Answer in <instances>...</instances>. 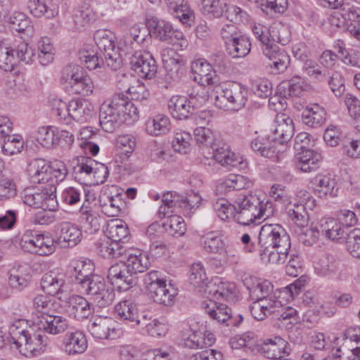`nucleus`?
<instances>
[{"mask_svg": "<svg viewBox=\"0 0 360 360\" xmlns=\"http://www.w3.org/2000/svg\"><path fill=\"white\" fill-rule=\"evenodd\" d=\"M261 259L271 264H282L290 254L291 240L286 230L278 224L263 225L259 233Z\"/></svg>", "mask_w": 360, "mask_h": 360, "instance_id": "1", "label": "nucleus"}, {"mask_svg": "<svg viewBox=\"0 0 360 360\" xmlns=\"http://www.w3.org/2000/svg\"><path fill=\"white\" fill-rule=\"evenodd\" d=\"M200 197L197 195L184 196L176 192H167L163 194L162 204L158 209L160 219L168 217L164 224L165 230L174 237L182 236L186 232V224L184 219L174 213L190 212L198 202Z\"/></svg>", "mask_w": 360, "mask_h": 360, "instance_id": "2", "label": "nucleus"}, {"mask_svg": "<svg viewBox=\"0 0 360 360\" xmlns=\"http://www.w3.org/2000/svg\"><path fill=\"white\" fill-rule=\"evenodd\" d=\"M324 8L334 10L330 22L338 27L346 25L348 32L360 41V8L343 1H323Z\"/></svg>", "mask_w": 360, "mask_h": 360, "instance_id": "3", "label": "nucleus"}, {"mask_svg": "<svg viewBox=\"0 0 360 360\" xmlns=\"http://www.w3.org/2000/svg\"><path fill=\"white\" fill-rule=\"evenodd\" d=\"M34 56L29 44L20 39L13 43L2 41L0 44V68L4 71H12L20 62L29 64Z\"/></svg>", "mask_w": 360, "mask_h": 360, "instance_id": "4", "label": "nucleus"}, {"mask_svg": "<svg viewBox=\"0 0 360 360\" xmlns=\"http://www.w3.org/2000/svg\"><path fill=\"white\" fill-rule=\"evenodd\" d=\"M11 340L16 348L27 357L41 354L47 345L48 338L41 333H30L29 330H19L18 326L13 325Z\"/></svg>", "mask_w": 360, "mask_h": 360, "instance_id": "5", "label": "nucleus"}, {"mask_svg": "<svg viewBox=\"0 0 360 360\" xmlns=\"http://www.w3.org/2000/svg\"><path fill=\"white\" fill-rule=\"evenodd\" d=\"M221 91L215 96V105L224 110L238 111L245 106L248 101V91L241 84L236 82L224 83Z\"/></svg>", "mask_w": 360, "mask_h": 360, "instance_id": "6", "label": "nucleus"}, {"mask_svg": "<svg viewBox=\"0 0 360 360\" xmlns=\"http://www.w3.org/2000/svg\"><path fill=\"white\" fill-rule=\"evenodd\" d=\"M143 282L150 297L156 303L169 306L177 294L172 284H167L158 271H151L144 276Z\"/></svg>", "mask_w": 360, "mask_h": 360, "instance_id": "7", "label": "nucleus"}, {"mask_svg": "<svg viewBox=\"0 0 360 360\" xmlns=\"http://www.w3.org/2000/svg\"><path fill=\"white\" fill-rule=\"evenodd\" d=\"M146 25L148 34L154 39L177 45L181 49H186L188 45L183 32L174 30L172 25L164 20L152 16L146 19Z\"/></svg>", "mask_w": 360, "mask_h": 360, "instance_id": "8", "label": "nucleus"}, {"mask_svg": "<svg viewBox=\"0 0 360 360\" xmlns=\"http://www.w3.org/2000/svg\"><path fill=\"white\" fill-rule=\"evenodd\" d=\"M239 203L240 207L245 206V208L243 207V211L239 217V224L242 225H249L262 218L267 219L274 213V207L271 202H263L255 195L245 194V198H243Z\"/></svg>", "mask_w": 360, "mask_h": 360, "instance_id": "9", "label": "nucleus"}, {"mask_svg": "<svg viewBox=\"0 0 360 360\" xmlns=\"http://www.w3.org/2000/svg\"><path fill=\"white\" fill-rule=\"evenodd\" d=\"M115 36L109 30H98L94 34V39L101 53L103 56L106 65L112 70H119L123 63L122 58L116 47Z\"/></svg>", "mask_w": 360, "mask_h": 360, "instance_id": "10", "label": "nucleus"}, {"mask_svg": "<svg viewBox=\"0 0 360 360\" xmlns=\"http://www.w3.org/2000/svg\"><path fill=\"white\" fill-rule=\"evenodd\" d=\"M61 74L62 79L70 84L72 94L86 96L93 93L94 82L80 65H68L63 69Z\"/></svg>", "mask_w": 360, "mask_h": 360, "instance_id": "11", "label": "nucleus"}, {"mask_svg": "<svg viewBox=\"0 0 360 360\" xmlns=\"http://www.w3.org/2000/svg\"><path fill=\"white\" fill-rule=\"evenodd\" d=\"M56 187L47 188H26L21 193L22 202L27 206L42 210H55L58 203Z\"/></svg>", "mask_w": 360, "mask_h": 360, "instance_id": "12", "label": "nucleus"}, {"mask_svg": "<svg viewBox=\"0 0 360 360\" xmlns=\"http://www.w3.org/2000/svg\"><path fill=\"white\" fill-rule=\"evenodd\" d=\"M20 245L25 252L41 256L51 255L56 250L54 240L51 237L37 234L32 231H26L22 234Z\"/></svg>", "mask_w": 360, "mask_h": 360, "instance_id": "13", "label": "nucleus"}, {"mask_svg": "<svg viewBox=\"0 0 360 360\" xmlns=\"http://www.w3.org/2000/svg\"><path fill=\"white\" fill-rule=\"evenodd\" d=\"M294 131L292 120L284 113H278L268 134V138L270 141H274L278 148H282V153H284L286 144L292 139Z\"/></svg>", "mask_w": 360, "mask_h": 360, "instance_id": "14", "label": "nucleus"}, {"mask_svg": "<svg viewBox=\"0 0 360 360\" xmlns=\"http://www.w3.org/2000/svg\"><path fill=\"white\" fill-rule=\"evenodd\" d=\"M120 107V103L115 94L110 101H105L100 108L99 123L103 131L112 133L122 124L125 123V119L122 117Z\"/></svg>", "mask_w": 360, "mask_h": 360, "instance_id": "15", "label": "nucleus"}, {"mask_svg": "<svg viewBox=\"0 0 360 360\" xmlns=\"http://www.w3.org/2000/svg\"><path fill=\"white\" fill-rule=\"evenodd\" d=\"M316 231L309 232L314 235V239L308 243H315L321 234L333 241L344 240L349 234L340 221L333 217H322L316 224Z\"/></svg>", "mask_w": 360, "mask_h": 360, "instance_id": "16", "label": "nucleus"}, {"mask_svg": "<svg viewBox=\"0 0 360 360\" xmlns=\"http://www.w3.org/2000/svg\"><path fill=\"white\" fill-rule=\"evenodd\" d=\"M108 279L120 291H126L136 284V276L134 275L122 261L112 264L108 271Z\"/></svg>", "mask_w": 360, "mask_h": 360, "instance_id": "17", "label": "nucleus"}, {"mask_svg": "<svg viewBox=\"0 0 360 360\" xmlns=\"http://www.w3.org/2000/svg\"><path fill=\"white\" fill-rule=\"evenodd\" d=\"M202 306L205 308V313L211 319L227 326H238L243 320L241 314H238L237 317H233L231 309L226 304H217L210 300L208 303H202Z\"/></svg>", "mask_w": 360, "mask_h": 360, "instance_id": "18", "label": "nucleus"}, {"mask_svg": "<svg viewBox=\"0 0 360 360\" xmlns=\"http://www.w3.org/2000/svg\"><path fill=\"white\" fill-rule=\"evenodd\" d=\"M33 323L39 330L51 335L63 333L69 327L67 319L60 315H56L53 312L38 315L34 318Z\"/></svg>", "mask_w": 360, "mask_h": 360, "instance_id": "19", "label": "nucleus"}, {"mask_svg": "<svg viewBox=\"0 0 360 360\" xmlns=\"http://www.w3.org/2000/svg\"><path fill=\"white\" fill-rule=\"evenodd\" d=\"M131 68L141 77L152 79L157 72L156 61L147 51H136L130 58Z\"/></svg>", "mask_w": 360, "mask_h": 360, "instance_id": "20", "label": "nucleus"}, {"mask_svg": "<svg viewBox=\"0 0 360 360\" xmlns=\"http://www.w3.org/2000/svg\"><path fill=\"white\" fill-rule=\"evenodd\" d=\"M288 343L280 336L266 338L261 343H257L255 347L257 352L262 354L270 360H276L288 354Z\"/></svg>", "mask_w": 360, "mask_h": 360, "instance_id": "21", "label": "nucleus"}, {"mask_svg": "<svg viewBox=\"0 0 360 360\" xmlns=\"http://www.w3.org/2000/svg\"><path fill=\"white\" fill-rule=\"evenodd\" d=\"M82 236V231L76 224L63 221L57 226V239L54 240V244L59 245L62 248H72L81 241Z\"/></svg>", "mask_w": 360, "mask_h": 360, "instance_id": "22", "label": "nucleus"}, {"mask_svg": "<svg viewBox=\"0 0 360 360\" xmlns=\"http://www.w3.org/2000/svg\"><path fill=\"white\" fill-rule=\"evenodd\" d=\"M213 158L224 167H238L242 163L241 158L229 149V146L223 141L215 139L210 145Z\"/></svg>", "mask_w": 360, "mask_h": 360, "instance_id": "23", "label": "nucleus"}, {"mask_svg": "<svg viewBox=\"0 0 360 360\" xmlns=\"http://www.w3.org/2000/svg\"><path fill=\"white\" fill-rule=\"evenodd\" d=\"M279 302L280 300L274 295L253 301L250 307L251 314L257 321H263L270 316L275 319L276 314L279 312L278 311L280 307Z\"/></svg>", "mask_w": 360, "mask_h": 360, "instance_id": "24", "label": "nucleus"}, {"mask_svg": "<svg viewBox=\"0 0 360 360\" xmlns=\"http://www.w3.org/2000/svg\"><path fill=\"white\" fill-rule=\"evenodd\" d=\"M243 198H245V194L242 193L237 196L233 204L229 203L225 198H219L213 203V209L221 220L232 217L239 223V217L243 210L238 204Z\"/></svg>", "mask_w": 360, "mask_h": 360, "instance_id": "25", "label": "nucleus"}, {"mask_svg": "<svg viewBox=\"0 0 360 360\" xmlns=\"http://www.w3.org/2000/svg\"><path fill=\"white\" fill-rule=\"evenodd\" d=\"M315 194L320 198L335 197L339 188L335 179L330 174H318L311 181Z\"/></svg>", "mask_w": 360, "mask_h": 360, "instance_id": "26", "label": "nucleus"}, {"mask_svg": "<svg viewBox=\"0 0 360 360\" xmlns=\"http://www.w3.org/2000/svg\"><path fill=\"white\" fill-rule=\"evenodd\" d=\"M262 49L264 55L272 62L269 65L274 69L275 73L283 72L288 68L290 60L286 51L274 44Z\"/></svg>", "mask_w": 360, "mask_h": 360, "instance_id": "27", "label": "nucleus"}, {"mask_svg": "<svg viewBox=\"0 0 360 360\" xmlns=\"http://www.w3.org/2000/svg\"><path fill=\"white\" fill-rule=\"evenodd\" d=\"M251 148L261 156L274 162H279L285 157V153H282V148H278L274 141L269 140L268 134L266 136L265 141H262L258 138L252 141Z\"/></svg>", "mask_w": 360, "mask_h": 360, "instance_id": "28", "label": "nucleus"}, {"mask_svg": "<svg viewBox=\"0 0 360 360\" xmlns=\"http://www.w3.org/2000/svg\"><path fill=\"white\" fill-rule=\"evenodd\" d=\"M67 304L68 312L78 321L88 319L94 311V305L80 295L70 296Z\"/></svg>", "mask_w": 360, "mask_h": 360, "instance_id": "29", "label": "nucleus"}, {"mask_svg": "<svg viewBox=\"0 0 360 360\" xmlns=\"http://www.w3.org/2000/svg\"><path fill=\"white\" fill-rule=\"evenodd\" d=\"M51 165L45 160L37 158L32 160L27 167V173L31 181L41 184L51 180Z\"/></svg>", "mask_w": 360, "mask_h": 360, "instance_id": "30", "label": "nucleus"}, {"mask_svg": "<svg viewBox=\"0 0 360 360\" xmlns=\"http://www.w3.org/2000/svg\"><path fill=\"white\" fill-rule=\"evenodd\" d=\"M63 345L64 352L68 355L83 354L88 347L85 335L79 330L67 333L63 340Z\"/></svg>", "mask_w": 360, "mask_h": 360, "instance_id": "31", "label": "nucleus"}, {"mask_svg": "<svg viewBox=\"0 0 360 360\" xmlns=\"http://www.w3.org/2000/svg\"><path fill=\"white\" fill-rule=\"evenodd\" d=\"M243 284L249 291L252 300L257 301L273 295V285L267 280L259 281L256 278L247 277L243 280Z\"/></svg>", "mask_w": 360, "mask_h": 360, "instance_id": "32", "label": "nucleus"}, {"mask_svg": "<svg viewBox=\"0 0 360 360\" xmlns=\"http://www.w3.org/2000/svg\"><path fill=\"white\" fill-rule=\"evenodd\" d=\"M192 72L194 80L202 86L214 85L217 84L215 75L212 69L211 64L202 59H198L192 63Z\"/></svg>", "mask_w": 360, "mask_h": 360, "instance_id": "33", "label": "nucleus"}, {"mask_svg": "<svg viewBox=\"0 0 360 360\" xmlns=\"http://www.w3.org/2000/svg\"><path fill=\"white\" fill-rule=\"evenodd\" d=\"M70 117L77 122H87L93 115L94 106L84 99H72L68 103Z\"/></svg>", "mask_w": 360, "mask_h": 360, "instance_id": "34", "label": "nucleus"}, {"mask_svg": "<svg viewBox=\"0 0 360 360\" xmlns=\"http://www.w3.org/2000/svg\"><path fill=\"white\" fill-rule=\"evenodd\" d=\"M168 108L172 117L184 120L193 115V108L188 99L183 96H173L168 101Z\"/></svg>", "mask_w": 360, "mask_h": 360, "instance_id": "35", "label": "nucleus"}, {"mask_svg": "<svg viewBox=\"0 0 360 360\" xmlns=\"http://www.w3.org/2000/svg\"><path fill=\"white\" fill-rule=\"evenodd\" d=\"M200 243L207 252L219 255L225 254L227 257H229V253L226 250L225 243L217 233H207L201 236Z\"/></svg>", "mask_w": 360, "mask_h": 360, "instance_id": "36", "label": "nucleus"}, {"mask_svg": "<svg viewBox=\"0 0 360 360\" xmlns=\"http://www.w3.org/2000/svg\"><path fill=\"white\" fill-rule=\"evenodd\" d=\"M125 257L126 262H123L131 271L134 275L145 271L150 265L148 256L140 250H129Z\"/></svg>", "mask_w": 360, "mask_h": 360, "instance_id": "37", "label": "nucleus"}, {"mask_svg": "<svg viewBox=\"0 0 360 360\" xmlns=\"http://www.w3.org/2000/svg\"><path fill=\"white\" fill-rule=\"evenodd\" d=\"M64 284L63 274L51 271L44 274L41 279L42 290L51 296L58 295Z\"/></svg>", "mask_w": 360, "mask_h": 360, "instance_id": "38", "label": "nucleus"}, {"mask_svg": "<svg viewBox=\"0 0 360 360\" xmlns=\"http://www.w3.org/2000/svg\"><path fill=\"white\" fill-rule=\"evenodd\" d=\"M94 268L89 262L80 261L70 269L69 277L72 283L77 285L79 289L84 284L93 274Z\"/></svg>", "mask_w": 360, "mask_h": 360, "instance_id": "39", "label": "nucleus"}, {"mask_svg": "<svg viewBox=\"0 0 360 360\" xmlns=\"http://www.w3.org/2000/svg\"><path fill=\"white\" fill-rule=\"evenodd\" d=\"M115 311L120 320L125 321L131 327H134L135 321L137 322L136 318H138L139 309L132 301L123 300L119 302L115 307Z\"/></svg>", "mask_w": 360, "mask_h": 360, "instance_id": "40", "label": "nucleus"}, {"mask_svg": "<svg viewBox=\"0 0 360 360\" xmlns=\"http://www.w3.org/2000/svg\"><path fill=\"white\" fill-rule=\"evenodd\" d=\"M326 112L319 104H313L303 111L302 118L303 122L311 127H321L326 120Z\"/></svg>", "mask_w": 360, "mask_h": 360, "instance_id": "41", "label": "nucleus"}, {"mask_svg": "<svg viewBox=\"0 0 360 360\" xmlns=\"http://www.w3.org/2000/svg\"><path fill=\"white\" fill-rule=\"evenodd\" d=\"M342 265L332 256H328L322 259L318 266L316 267V272L321 276L329 277L331 278H340V271Z\"/></svg>", "mask_w": 360, "mask_h": 360, "instance_id": "42", "label": "nucleus"}, {"mask_svg": "<svg viewBox=\"0 0 360 360\" xmlns=\"http://www.w3.org/2000/svg\"><path fill=\"white\" fill-rule=\"evenodd\" d=\"M168 10L171 15L178 18L184 25L191 26L194 21L195 14L187 4H176V1H170Z\"/></svg>", "mask_w": 360, "mask_h": 360, "instance_id": "43", "label": "nucleus"}, {"mask_svg": "<svg viewBox=\"0 0 360 360\" xmlns=\"http://www.w3.org/2000/svg\"><path fill=\"white\" fill-rule=\"evenodd\" d=\"M228 53L233 58H241L247 56L251 49L249 38L240 34L226 46Z\"/></svg>", "mask_w": 360, "mask_h": 360, "instance_id": "44", "label": "nucleus"}, {"mask_svg": "<svg viewBox=\"0 0 360 360\" xmlns=\"http://www.w3.org/2000/svg\"><path fill=\"white\" fill-rule=\"evenodd\" d=\"M297 158L300 169L304 172H310L319 168L321 155L313 150H304Z\"/></svg>", "mask_w": 360, "mask_h": 360, "instance_id": "45", "label": "nucleus"}, {"mask_svg": "<svg viewBox=\"0 0 360 360\" xmlns=\"http://www.w3.org/2000/svg\"><path fill=\"white\" fill-rule=\"evenodd\" d=\"M170 130V121L167 116L157 115L146 122V131L152 136L167 134Z\"/></svg>", "mask_w": 360, "mask_h": 360, "instance_id": "46", "label": "nucleus"}, {"mask_svg": "<svg viewBox=\"0 0 360 360\" xmlns=\"http://www.w3.org/2000/svg\"><path fill=\"white\" fill-rule=\"evenodd\" d=\"M28 1L27 7L31 14L36 17L45 15L47 18H53L58 13V7L52 1Z\"/></svg>", "mask_w": 360, "mask_h": 360, "instance_id": "47", "label": "nucleus"}, {"mask_svg": "<svg viewBox=\"0 0 360 360\" xmlns=\"http://www.w3.org/2000/svg\"><path fill=\"white\" fill-rule=\"evenodd\" d=\"M84 194H85V189L81 185L68 186L62 191L60 200L67 205L81 207L82 197Z\"/></svg>", "mask_w": 360, "mask_h": 360, "instance_id": "48", "label": "nucleus"}, {"mask_svg": "<svg viewBox=\"0 0 360 360\" xmlns=\"http://www.w3.org/2000/svg\"><path fill=\"white\" fill-rule=\"evenodd\" d=\"M108 237L111 240L126 244L130 238L127 226L121 220H116L108 225Z\"/></svg>", "mask_w": 360, "mask_h": 360, "instance_id": "49", "label": "nucleus"}, {"mask_svg": "<svg viewBox=\"0 0 360 360\" xmlns=\"http://www.w3.org/2000/svg\"><path fill=\"white\" fill-rule=\"evenodd\" d=\"M112 320L108 317H97L89 326V331L98 339H107L110 335Z\"/></svg>", "mask_w": 360, "mask_h": 360, "instance_id": "50", "label": "nucleus"}, {"mask_svg": "<svg viewBox=\"0 0 360 360\" xmlns=\"http://www.w3.org/2000/svg\"><path fill=\"white\" fill-rule=\"evenodd\" d=\"M79 58L80 61L89 70H95L98 68L103 67L105 60L103 59L102 53L94 52V51H89L83 49L79 52Z\"/></svg>", "mask_w": 360, "mask_h": 360, "instance_id": "51", "label": "nucleus"}, {"mask_svg": "<svg viewBox=\"0 0 360 360\" xmlns=\"http://www.w3.org/2000/svg\"><path fill=\"white\" fill-rule=\"evenodd\" d=\"M215 288L211 290L216 298L226 301H233L235 297L236 285L233 283L223 281L220 278L214 279Z\"/></svg>", "mask_w": 360, "mask_h": 360, "instance_id": "52", "label": "nucleus"}, {"mask_svg": "<svg viewBox=\"0 0 360 360\" xmlns=\"http://www.w3.org/2000/svg\"><path fill=\"white\" fill-rule=\"evenodd\" d=\"M80 212L82 214V220L84 224L86 232L92 234L100 229V217L96 212L89 210L88 207L82 204L80 207Z\"/></svg>", "mask_w": 360, "mask_h": 360, "instance_id": "53", "label": "nucleus"}, {"mask_svg": "<svg viewBox=\"0 0 360 360\" xmlns=\"http://www.w3.org/2000/svg\"><path fill=\"white\" fill-rule=\"evenodd\" d=\"M116 96L118 103L122 106V108L121 107L119 108L122 117L125 119V122L137 120L139 117L137 106L123 94H116Z\"/></svg>", "mask_w": 360, "mask_h": 360, "instance_id": "54", "label": "nucleus"}, {"mask_svg": "<svg viewBox=\"0 0 360 360\" xmlns=\"http://www.w3.org/2000/svg\"><path fill=\"white\" fill-rule=\"evenodd\" d=\"M269 43H279L285 45L290 41V32L288 27L282 22H275L270 26Z\"/></svg>", "mask_w": 360, "mask_h": 360, "instance_id": "55", "label": "nucleus"}, {"mask_svg": "<svg viewBox=\"0 0 360 360\" xmlns=\"http://www.w3.org/2000/svg\"><path fill=\"white\" fill-rule=\"evenodd\" d=\"M124 205V202L122 200V194L120 193H117L111 197H108L106 202H101V207L103 213L109 217L119 216Z\"/></svg>", "mask_w": 360, "mask_h": 360, "instance_id": "56", "label": "nucleus"}, {"mask_svg": "<svg viewBox=\"0 0 360 360\" xmlns=\"http://www.w3.org/2000/svg\"><path fill=\"white\" fill-rule=\"evenodd\" d=\"M357 349L347 337H343L342 343L336 348L333 356L338 360H357Z\"/></svg>", "mask_w": 360, "mask_h": 360, "instance_id": "57", "label": "nucleus"}, {"mask_svg": "<svg viewBox=\"0 0 360 360\" xmlns=\"http://www.w3.org/2000/svg\"><path fill=\"white\" fill-rule=\"evenodd\" d=\"M202 331L189 328L181 332V344L189 349H202Z\"/></svg>", "mask_w": 360, "mask_h": 360, "instance_id": "58", "label": "nucleus"}, {"mask_svg": "<svg viewBox=\"0 0 360 360\" xmlns=\"http://www.w3.org/2000/svg\"><path fill=\"white\" fill-rule=\"evenodd\" d=\"M288 217L300 227H304L308 221V214L302 203L289 204L287 207Z\"/></svg>", "mask_w": 360, "mask_h": 360, "instance_id": "59", "label": "nucleus"}, {"mask_svg": "<svg viewBox=\"0 0 360 360\" xmlns=\"http://www.w3.org/2000/svg\"><path fill=\"white\" fill-rule=\"evenodd\" d=\"M1 143L3 153L8 155L20 153L24 146L21 136L13 133H11Z\"/></svg>", "mask_w": 360, "mask_h": 360, "instance_id": "60", "label": "nucleus"}, {"mask_svg": "<svg viewBox=\"0 0 360 360\" xmlns=\"http://www.w3.org/2000/svg\"><path fill=\"white\" fill-rule=\"evenodd\" d=\"M210 62L214 75L215 72L223 75L229 74L232 70L231 63L224 53H217L213 54L210 57Z\"/></svg>", "mask_w": 360, "mask_h": 360, "instance_id": "61", "label": "nucleus"}, {"mask_svg": "<svg viewBox=\"0 0 360 360\" xmlns=\"http://www.w3.org/2000/svg\"><path fill=\"white\" fill-rule=\"evenodd\" d=\"M56 129L50 126L40 127L37 131L36 136L37 142L44 148H54L56 140Z\"/></svg>", "mask_w": 360, "mask_h": 360, "instance_id": "62", "label": "nucleus"}, {"mask_svg": "<svg viewBox=\"0 0 360 360\" xmlns=\"http://www.w3.org/2000/svg\"><path fill=\"white\" fill-rule=\"evenodd\" d=\"M248 184L245 179L242 175L230 174L228 178L218 186L219 189L224 192L231 191H239L245 188Z\"/></svg>", "mask_w": 360, "mask_h": 360, "instance_id": "63", "label": "nucleus"}, {"mask_svg": "<svg viewBox=\"0 0 360 360\" xmlns=\"http://www.w3.org/2000/svg\"><path fill=\"white\" fill-rule=\"evenodd\" d=\"M343 153L349 158H360V134L346 137L342 141Z\"/></svg>", "mask_w": 360, "mask_h": 360, "instance_id": "64", "label": "nucleus"}]
</instances>
